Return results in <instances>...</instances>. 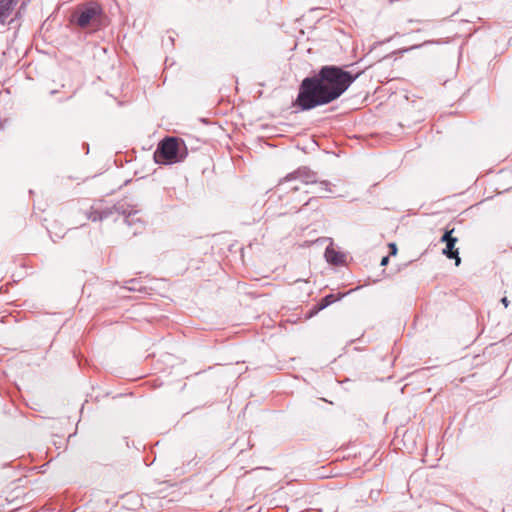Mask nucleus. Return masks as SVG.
<instances>
[{"instance_id":"f257e3e1","label":"nucleus","mask_w":512,"mask_h":512,"mask_svg":"<svg viewBox=\"0 0 512 512\" xmlns=\"http://www.w3.org/2000/svg\"><path fill=\"white\" fill-rule=\"evenodd\" d=\"M357 75L334 65L323 66L317 74L306 77L300 85L296 105L310 110L339 98L356 80Z\"/></svg>"},{"instance_id":"f03ea898","label":"nucleus","mask_w":512,"mask_h":512,"mask_svg":"<svg viewBox=\"0 0 512 512\" xmlns=\"http://www.w3.org/2000/svg\"><path fill=\"white\" fill-rule=\"evenodd\" d=\"M279 186L282 187L283 190L289 189L292 191L309 187L305 190V193H312L320 198L328 197L332 192L330 183L327 181L318 182L316 174L306 167L299 168L288 174L280 181Z\"/></svg>"},{"instance_id":"7ed1b4c3","label":"nucleus","mask_w":512,"mask_h":512,"mask_svg":"<svg viewBox=\"0 0 512 512\" xmlns=\"http://www.w3.org/2000/svg\"><path fill=\"white\" fill-rule=\"evenodd\" d=\"M179 142L176 138H166L161 141L154 153L157 163L169 164L180 160L178 157Z\"/></svg>"},{"instance_id":"20e7f679","label":"nucleus","mask_w":512,"mask_h":512,"mask_svg":"<svg viewBox=\"0 0 512 512\" xmlns=\"http://www.w3.org/2000/svg\"><path fill=\"white\" fill-rule=\"evenodd\" d=\"M102 9L97 3H89L80 7L75 13L76 23L85 28L87 26H96L100 22Z\"/></svg>"},{"instance_id":"39448f33","label":"nucleus","mask_w":512,"mask_h":512,"mask_svg":"<svg viewBox=\"0 0 512 512\" xmlns=\"http://www.w3.org/2000/svg\"><path fill=\"white\" fill-rule=\"evenodd\" d=\"M454 229L446 230L444 235L441 237V242L446 243V247L443 249V254L449 259H455V265L459 266L461 259L459 257L458 249H455V244L458 239L452 236Z\"/></svg>"},{"instance_id":"423d86ee","label":"nucleus","mask_w":512,"mask_h":512,"mask_svg":"<svg viewBox=\"0 0 512 512\" xmlns=\"http://www.w3.org/2000/svg\"><path fill=\"white\" fill-rule=\"evenodd\" d=\"M114 210L116 212H118L119 214H122L125 217L124 221L127 225L132 226L135 224H139L140 226H142L141 219L139 217H136V215L138 214L137 210H134V209L127 210L124 207V204H118V205L114 206Z\"/></svg>"},{"instance_id":"0eeeda50","label":"nucleus","mask_w":512,"mask_h":512,"mask_svg":"<svg viewBox=\"0 0 512 512\" xmlns=\"http://www.w3.org/2000/svg\"><path fill=\"white\" fill-rule=\"evenodd\" d=\"M17 2L18 0H0V24L7 23V19L14 11Z\"/></svg>"},{"instance_id":"6e6552de","label":"nucleus","mask_w":512,"mask_h":512,"mask_svg":"<svg viewBox=\"0 0 512 512\" xmlns=\"http://www.w3.org/2000/svg\"><path fill=\"white\" fill-rule=\"evenodd\" d=\"M345 294H339L337 297L333 294L326 295L321 301L312 309L310 316L317 314L319 311L325 309L337 300H340Z\"/></svg>"},{"instance_id":"1a4fd4ad","label":"nucleus","mask_w":512,"mask_h":512,"mask_svg":"<svg viewBox=\"0 0 512 512\" xmlns=\"http://www.w3.org/2000/svg\"><path fill=\"white\" fill-rule=\"evenodd\" d=\"M325 258H326L327 262L334 264V265H340L345 262V255L336 251L332 247L326 248Z\"/></svg>"},{"instance_id":"9d476101","label":"nucleus","mask_w":512,"mask_h":512,"mask_svg":"<svg viewBox=\"0 0 512 512\" xmlns=\"http://www.w3.org/2000/svg\"><path fill=\"white\" fill-rule=\"evenodd\" d=\"M114 207L113 208H106L102 211H99L97 209H94V208H91V211L88 213L87 215V218L93 222H96V221H101L103 220L104 218H108L109 216H111L114 212Z\"/></svg>"},{"instance_id":"9b49d317","label":"nucleus","mask_w":512,"mask_h":512,"mask_svg":"<svg viewBox=\"0 0 512 512\" xmlns=\"http://www.w3.org/2000/svg\"><path fill=\"white\" fill-rule=\"evenodd\" d=\"M388 261H389V257L388 256L383 257L382 260H381V266L387 265Z\"/></svg>"},{"instance_id":"f8f14e48","label":"nucleus","mask_w":512,"mask_h":512,"mask_svg":"<svg viewBox=\"0 0 512 512\" xmlns=\"http://www.w3.org/2000/svg\"><path fill=\"white\" fill-rule=\"evenodd\" d=\"M390 247H391V250H392V254H395L396 251H397V247L394 243L390 244Z\"/></svg>"},{"instance_id":"ddd939ff","label":"nucleus","mask_w":512,"mask_h":512,"mask_svg":"<svg viewBox=\"0 0 512 512\" xmlns=\"http://www.w3.org/2000/svg\"><path fill=\"white\" fill-rule=\"evenodd\" d=\"M502 303L505 305V307H507L508 306L507 298H503Z\"/></svg>"}]
</instances>
